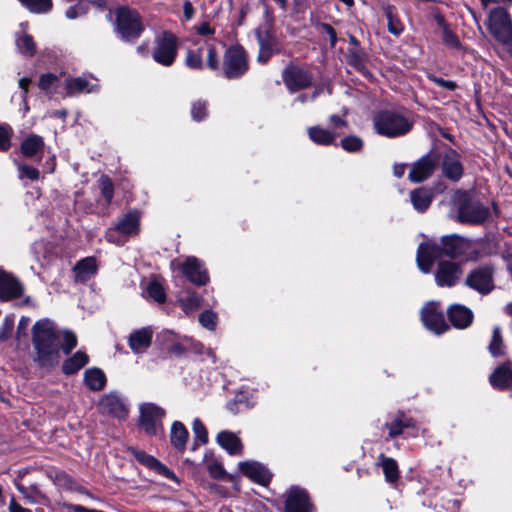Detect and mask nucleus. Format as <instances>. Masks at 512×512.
Listing matches in <instances>:
<instances>
[{
  "label": "nucleus",
  "mask_w": 512,
  "mask_h": 512,
  "mask_svg": "<svg viewBox=\"0 0 512 512\" xmlns=\"http://www.w3.org/2000/svg\"><path fill=\"white\" fill-rule=\"evenodd\" d=\"M23 290V285L13 275L0 270V300L18 298Z\"/></svg>",
  "instance_id": "dca6fc26"
},
{
  "label": "nucleus",
  "mask_w": 512,
  "mask_h": 512,
  "mask_svg": "<svg viewBox=\"0 0 512 512\" xmlns=\"http://www.w3.org/2000/svg\"><path fill=\"white\" fill-rule=\"evenodd\" d=\"M496 40L502 43L507 51L512 54V34H494Z\"/></svg>",
  "instance_id": "052dcab7"
},
{
  "label": "nucleus",
  "mask_w": 512,
  "mask_h": 512,
  "mask_svg": "<svg viewBox=\"0 0 512 512\" xmlns=\"http://www.w3.org/2000/svg\"><path fill=\"white\" fill-rule=\"evenodd\" d=\"M490 32H512V22L508 12L498 7L491 11L488 19Z\"/></svg>",
  "instance_id": "aec40b11"
},
{
  "label": "nucleus",
  "mask_w": 512,
  "mask_h": 512,
  "mask_svg": "<svg viewBox=\"0 0 512 512\" xmlns=\"http://www.w3.org/2000/svg\"><path fill=\"white\" fill-rule=\"evenodd\" d=\"M106 18L116 32H142L144 29L139 12L126 5L109 9Z\"/></svg>",
  "instance_id": "20e7f679"
},
{
  "label": "nucleus",
  "mask_w": 512,
  "mask_h": 512,
  "mask_svg": "<svg viewBox=\"0 0 512 512\" xmlns=\"http://www.w3.org/2000/svg\"><path fill=\"white\" fill-rule=\"evenodd\" d=\"M285 508L287 512H311L307 493L299 488H292L287 494Z\"/></svg>",
  "instance_id": "6ab92c4d"
},
{
  "label": "nucleus",
  "mask_w": 512,
  "mask_h": 512,
  "mask_svg": "<svg viewBox=\"0 0 512 512\" xmlns=\"http://www.w3.org/2000/svg\"><path fill=\"white\" fill-rule=\"evenodd\" d=\"M20 3L31 13L46 14L53 8L52 0H19Z\"/></svg>",
  "instance_id": "58836bf2"
},
{
  "label": "nucleus",
  "mask_w": 512,
  "mask_h": 512,
  "mask_svg": "<svg viewBox=\"0 0 512 512\" xmlns=\"http://www.w3.org/2000/svg\"><path fill=\"white\" fill-rule=\"evenodd\" d=\"M185 314H190L201 306V298L191 290L183 291L178 299Z\"/></svg>",
  "instance_id": "f704fd0d"
},
{
  "label": "nucleus",
  "mask_w": 512,
  "mask_h": 512,
  "mask_svg": "<svg viewBox=\"0 0 512 512\" xmlns=\"http://www.w3.org/2000/svg\"><path fill=\"white\" fill-rule=\"evenodd\" d=\"M59 335L54 322L45 318L32 327L33 361L43 368H52L60 361Z\"/></svg>",
  "instance_id": "f03ea898"
},
{
  "label": "nucleus",
  "mask_w": 512,
  "mask_h": 512,
  "mask_svg": "<svg viewBox=\"0 0 512 512\" xmlns=\"http://www.w3.org/2000/svg\"><path fill=\"white\" fill-rule=\"evenodd\" d=\"M494 388L506 389L512 387V363L507 362L497 367L489 378Z\"/></svg>",
  "instance_id": "b1692460"
},
{
  "label": "nucleus",
  "mask_w": 512,
  "mask_h": 512,
  "mask_svg": "<svg viewBox=\"0 0 512 512\" xmlns=\"http://www.w3.org/2000/svg\"><path fill=\"white\" fill-rule=\"evenodd\" d=\"M432 194L424 188H418L411 193L413 207L419 211H425L431 204Z\"/></svg>",
  "instance_id": "e433bc0d"
},
{
  "label": "nucleus",
  "mask_w": 512,
  "mask_h": 512,
  "mask_svg": "<svg viewBox=\"0 0 512 512\" xmlns=\"http://www.w3.org/2000/svg\"><path fill=\"white\" fill-rule=\"evenodd\" d=\"M447 313L452 325L458 329L467 328L473 321L472 311L464 305L453 304Z\"/></svg>",
  "instance_id": "412c9836"
},
{
  "label": "nucleus",
  "mask_w": 512,
  "mask_h": 512,
  "mask_svg": "<svg viewBox=\"0 0 512 512\" xmlns=\"http://www.w3.org/2000/svg\"><path fill=\"white\" fill-rule=\"evenodd\" d=\"M152 336L153 330L150 327L133 331L129 336V347L134 353H142L150 347Z\"/></svg>",
  "instance_id": "5701e85b"
},
{
  "label": "nucleus",
  "mask_w": 512,
  "mask_h": 512,
  "mask_svg": "<svg viewBox=\"0 0 512 512\" xmlns=\"http://www.w3.org/2000/svg\"><path fill=\"white\" fill-rule=\"evenodd\" d=\"M260 46L258 61L266 63L268 59L281 50V43L276 34H257Z\"/></svg>",
  "instance_id": "f3484780"
},
{
  "label": "nucleus",
  "mask_w": 512,
  "mask_h": 512,
  "mask_svg": "<svg viewBox=\"0 0 512 512\" xmlns=\"http://www.w3.org/2000/svg\"><path fill=\"white\" fill-rule=\"evenodd\" d=\"M193 432L195 437L202 443L206 444L208 442V433L204 426V424L199 420L195 419L193 421Z\"/></svg>",
  "instance_id": "603ef678"
},
{
  "label": "nucleus",
  "mask_w": 512,
  "mask_h": 512,
  "mask_svg": "<svg viewBox=\"0 0 512 512\" xmlns=\"http://www.w3.org/2000/svg\"><path fill=\"white\" fill-rule=\"evenodd\" d=\"M218 444L229 454H237L241 451L240 439L232 432L222 431L217 435Z\"/></svg>",
  "instance_id": "7c9ffc66"
},
{
  "label": "nucleus",
  "mask_w": 512,
  "mask_h": 512,
  "mask_svg": "<svg viewBox=\"0 0 512 512\" xmlns=\"http://www.w3.org/2000/svg\"><path fill=\"white\" fill-rule=\"evenodd\" d=\"M88 11V4L84 0H80L66 9L65 16L69 20H75L84 17Z\"/></svg>",
  "instance_id": "79ce46f5"
},
{
  "label": "nucleus",
  "mask_w": 512,
  "mask_h": 512,
  "mask_svg": "<svg viewBox=\"0 0 512 512\" xmlns=\"http://www.w3.org/2000/svg\"><path fill=\"white\" fill-rule=\"evenodd\" d=\"M433 81L439 85L440 87H443L447 90H450V91H453L456 89L457 85L454 81H450V80H444L442 78H437V77H434L433 78Z\"/></svg>",
  "instance_id": "0e129e2a"
},
{
  "label": "nucleus",
  "mask_w": 512,
  "mask_h": 512,
  "mask_svg": "<svg viewBox=\"0 0 512 512\" xmlns=\"http://www.w3.org/2000/svg\"><path fill=\"white\" fill-rule=\"evenodd\" d=\"M377 464L381 466L387 482L394 484L398 481L400 473L395 459L380 454Z\"/></svg>",
  "instance_id": "cd10ccee"
},
{
  "label": "nucleus",
  "mask_w": 512,
  "mask_h": 512,
  "mask_svg": "<svg viewBox=\"0 0 512 512\" xmlns=\"http://www.w3.org/2000/svg\"><path fill=\"white\" fill-rule=\"evenodd\" d=\"M421 320L428 330L436 334H441L448 329L438 302H429L421 309Z\"/></svg>",
  "instance_id": "9d476101"
},
{
  "label": "nucleus",
  "mask_w": 512,
  "mask_h": 512,
  "mask_svg": "<svg viewBox=\"0 0 512 512\" xmlns=\"http://www.w3.org/2000/svg\"><path fill=\"white\" fill-rule=\"evenodd\" d=\"M465 284L481 294H489L494 289L493 269L489 266L474 269L467 275Z\"/></svg>",
  "instance_id": "9b49d317"
},
{
  "label": "nucleus",
  "mask_w": 512,
  "mask_h": 512,
  "mask_svg": "<svg viewBox=\"0 0 512 512\" xmlns=\"http://www.w3.org/2000/svg\"><path fill=\"white\" fill-rule=\"evenodd\" d=\"M147 293L149 297L155 300L157 303L165 302L166 294L160 283L156 281L150 282L147 287Z\"/></svg>",
  "instance_id": "a18cd8bd"
},
{
  "label": "nucleus",
  "mask_w": 512,
  "mask_h": 512,
  "mask_svg": "<svg viewBox=\"0 0 512 512\" xmlns=\"http://www.w3.org/2000/svg\"><path fill=\"white\" fill-rule=\"evenodd\" d=\"M209 475L215 479H224L225 478V471L221 464L214 462L207 466Z\"/></svg>",
  "instance_id": "13d9d810"
},
{
  "label": "nucleus",
  "mask_w": 512,
  "mask_h": 512,
  "mask_svg": "<svg viewBox=\"0 0 512 512\" xmlns=\"http://www.w3.org/2000/svg\"><path fill=\"white\" fill-rule=\"evenodd\" d=\"M9 511L10 512H31L29 509L23 508L20 506L14 498L10 500L9 503Z\"/></svg>",
  "instance_id": "774afa93"
},
{
  "label": "nucleus",
  "mask_w": 512,
  "mask_h": 512,
  "mask_svg": "<svg viewBox=\"0 0 512 512\" xmlns=\"http://www.w3.org/2000/svg\"><path fill=\"white\" fill-rule=\"evenodd\" d=\"M203 48L189 50L186 56V65L191 69H202Z\"/></svg>",
  "instance_id": "37998d69"
},
{
  "label": "nucleus",
  "mask_w": 512,
  "mask_h": 512,
  "mask_svg": "<svg viewBox=\"0 0 512 512\" xmlns=\"http://www.w3.org/2000/svg\"><path fill=\"white\" fill-rule=\"evenodd\" d=\"M18 171H19L20 178L26 177L32 181L39 179V175H40L39 170L32 166L24 165V164L19 165Z\"/></svg>",
  "instance_id": "5fc2aeb1"
},
{
  "label": "nucleus",
  "mask_w": 512,
  "mask_h": 512,
  "mask_svg": "<svg viewBox=\"0 0 512 512\" xmlns=\"http://www.w3.org/2000/svg\"><path fill=\"white\" fill-rule=\"evenodd\" d=\"M442 257L470 261L476 260L478 253L471 240L457 234L443 236L440 242L427 239L418 247L417 266L423 273L428 274L431 272L434 262Z\"/></svg>",
  "instance_id": "f257e3e1"
},
{
  "label": "nucleus",
  "mask_w": 512,
  "mask_h": 512,
  "mask_svg": "<svg viewBox=\"0 0 512 512\" xmlns=\"http://www.w3.org/2000/svg\"><path fill=\"white\" fill-rule=\"evenodd\" d=\"M177 267L195 285H206L209 281L207 270L195 257H188L183 263H177Z\"/></svg>",
  "instance_id": "ddd939ff"
},
{
  "label": "nucleus",
  "mask_w": 512,
  "mask_h": 512,
  "mask_svg": "<svg viewBox=\"0 0 512 512\" xmlns=\"http://www.w3.org/2000/svg\"><path fill=\"white\" fill-rule=\"evenodd\" d=\"M84 382L89 389L99 391L106 385V376L99 368H89L84 372Z\"/></svg>",
  "instance_id": "c756f323"
},
{
  "label": "nucleus",
  "mask_w": 512,
  "mask_h": 512,
  "mask_svg": "<svg viewBox=\"0 0 512 512\" xmlns=\"http://www.w3.org/2000/svg\"><path fill=\"white\" fill-rule=\"evenodd\" d=\"M284 82L289 90L297 91L308 87L311 84L309 74L297 67L287 68L284 72Z\"/></svg>",
  "instance_id": "a211bd4d"
},
{
  "label": "nucleus",
  "mask_w": 512,
  "mask_h": 512,
  "mask_svg": "<svg viewBox=\"0 0 512 512\" xmlns=\"http://www.w3.org/2000/svg\"><path fill=\"white\" fill-rule=\"evenodd\" d=\"M101 193L106 200L107 204H110L114 195V187L110 178L106 175H102L99 179Z\"/></svg>",
  "instance_id": "49530a36"
},
{
  "label": "nucleus",
  "mask_w": 512,
  "mask_h": 512,
  "mask_svg": "<svg viewBox=\"0 0 512 512\" xmlns=\"http://www.w3.org/2000/svg\"><path fill=\"white\" fill-rule=\"evenodd\" d=\"M18 491L27 499L31 504H40L46 499L45 496L38 490L35 485L25 487L21 484H16Z\"/></svg>",
  "instance_id": "a19ab883"
},
{
  "label": "nucleus",
  "mask_w": 512,
  "mask_h": 512,
  "mask_svg": "<svg viewBox=\"0 0 512 512\" xmlns=\"http://www.w3.org/2000/svg\"><path fill=\"white\" fill-rule=\"evenodd\" d=\"M188 439V431L185 426L179 422L175 421L172 424L171 432H170V440L172 445L179 451H184L186 447V442Z\"/></svg>",
  "instance_id": "473e14b6"
},
{
  "label": "nucleus",
  "mask_w": 512,
  "mask_h": 512,
  "mask_svg": "<svg viewBox=\"0 0 512 512\" xmlns=\"http://www.w3.org/2000/svg\"><path fill=\"white\" fill-rule=\"evenodd\" d=\"M308 135L314 143L319 145H330L337 137V134L319 126L310 127Z\"/></svg>",
  "instance_id": "c9c22d12"
},
{
  "label": "nucleus",
  "mask_w": 512,
  "mask_h": 512,
  "mask_svg": "<svg viewBox=\"0 0 512 512\" xmlns=\"http://www.w3.org/2000/svg\"><path fill=\"white\" fill-rule=\"evenodd\" d=\"M239 466L243 474L256 483L266 485L271 479L270 472L260 463L241 462Z\"/></svg>",
  "instance_id": "4be33fe9"
},
{
  "label": "nucleus",
  "mask_w": 512,
  "mask_h": 512,
  "mask_svg": "<svg viewBox=\"0 0 512 512\" xmlns=\"http://www.w3.org/2000/svg\"><path fill=\"white\" fill-rule=\"evenodd\" d=\"M203 48V57H206L207 66L211 70H217L219 68V59L218 55L211 45L202 46Z\"/></svg>",
  "instance_id": "09e8293b"
},
{
  "label": "nucleus",
  "mask_w": 512,
  "mask_h": 512,
  "mask_svg": "<svg viewBox=\"0 0 512 512\" xmlns=\"http://www.w3.org/2000/svg\"><path fill=\"white\" fill-rule=\"evenodd\" d=\"M66 90L68 95L79 93H92L98 90V85L88 82L82 77L68 78L66 80Z\"/></svg>",
  "instance_id": "bb28decb"
},
{
  "label": "nucleus",
  "mask_w": 512,
  "mask_h": 512,
  "mask_svg": "<svg viewBox=\"0 0 512 512\" xmlns=\"http://www.w3.org/2000/svg\"><path fill=\"white\" fill-rule=\"evenodd\" d=\"M438 162L439 157L436 153H428L412 165L408 178L415 183L426 180L433 174Z\"/></svg>",
  "instance_id": "f8f14e48"
},
{
  "label": "nucleus",
  "mask_w": 512,
  "mask_h": 512,
  "mask_svg": "<svg viewBox=\"0 0 512 512\" xmlns=\"http://www.w3.org/2000/svg\"><path fill=\"white\" fill-rule=\"evenodd\" d=\"M373 125L379 135L395 138L410 132L413 120L407 112L384 110L373 117Z\"/></svg>",
  "instance_id": "7ed1b4c3"
},
{
  "label": "nucleus",
  "mask_w": 512,
  "mask_h": 512,
  "mask_svg": "<svg viewBox=\"0 0 512 512\" xmlns=\"http://www.w3.org/2000/svg\"><path fill=\"white\" fill-rule=\"evenodd\" d=\"M330 124L335 128H342L347 126V121L338 115H331L329 118Z\"/></svg>",
  "instance_id": "69168bd1"
},
{
  "label": "nucleus",
  "mask_w": 512,
  "mask_h": 512,
  "mask_svg": "<svg viewBox=\"0 0 512 512\" xmlns=\"http://www.w3.org/2000/svg\"><path fill=\"white\" fill-rule=\"evenodd\" d=\"M216 314L211 311H205L200 314L199 316V322L200 324L208 329V330H214L216 326Z\"/></svg>",
  "instance_id": "864d4df0"
},
{
  "label": "nucleus",
  "mask_w": 512,
  "mask_h": 512,
  "mask_svg": "<svg viewBox=\"0 0 512 512\" xmlns=\"http://www.w3.org/2000/svg\"><path fill=\"white\" fill-rule=\"evenodd\" d=\"M412 426V419L406 417L403 413H398L390 423L385 424V427L388 429V434L390 438L399 436L400 434H402L405 428Z\"/></svg>",
  "instance_id": "72a5a7b5"
},
{
  "label": "nucleus",
  "mask_w": 512,
  "mask_h": 512,
  "mask_svg": "<svg viewBox=\"0 0 512 512\" xmlns=\"http://www.w3.org/2000/svg\"><path fill=\"white\" fill-rule=\"evenodd\" d=\"M76 279L85 282L97 271L96 260L93 257H87L80 260L74 267Z\"/></svg>",
  "instance_id": "c85d7f7f"
},
{
  "label": "nucleus",
  "mask_w": 512,
  "mask_h": 512,
  "mask_svg": "<svg viewBox=\"0 0 512 512\" xmlns=\"http://www.w3.org/2000/svg\"><path fill=\"white\" fill-rule=\"evenodd\" d=\"M341 147L347 152H359L363 147V141L357 136H346L341 140Z\"/></svg>",
  "instance_id": "c03bdc74"
},
{
  "label": "nucleus",
  "mask_w": 512,
  "mask_h": 512,
  "mask_svg": "<svg viewBox=\"0 0 512 512\" xmlns=\"http://www.w3.org/2000/svg\"><path fill=\"white\" fill-rule=\"evenodd\" d=\"M489 352L493 357L502 356L505 353V345L501 333V329L498 326L493 328L492 339L489 344Z\"/></svg>",
  "instance_id": "ea45409f"
},
{
  "label": "nucleus",
  "mask_w": 512,
  "mask_h": 512,
  "mask_svg": "<svg viewBox=\"0 0 512 512\" xmlns=\"http://www.w3.org/2000/svg\"><path fill=\"white\" fill-rule=\"evenodd\" d=\"M140 215L137 211L128 212L117 224L116 228L121 235H134L138 233Z\"/></svg>",
  "instance_id": "393cba45"
},
{
  "label": "nucleus",
  "mask_w": 512,
  "mask_h": 512,
  "mask_svg": "<svg viewBox=\"0 0 512 512\" xmlns=\"http://www.w3.org/2000/svg\"><path fill=\"white\" fill-rule=\"evenodd\" d=\"M177 53V39L173 34H162L155 39V47L152 57L155 62L170 66L173 64Z\"/></svg>",
  "instance_id": "6e6552de"
},
{
  "label": "nucleus",
  "mask_w": 512,
  "mask_h": 512,
  "mask_svg": "<svg viewBox=\"0 0 512 512\" xmlns=\"http://www.w3.org/2000/svg\"><path fill=\"white\" fill-rule=\"evenodd\" d=\"M99 411L103 414L124 419L128 415V406L125 401L116 393L103 396L98 404Z\"/></svg>",
  "instance_id": "4468645a"
},
{
  "label": "nucleus",
  "mask_w": 512,
  "mask_h": 512,
  "mask_svg": "<svg viewBox=\"0 0 512 512\" xmlns=\"http://www.w3.org/2000/svg\"><path fill=\"white\" fill-rule=\"evenodd\" d=\"M88 355L83 351H77L70 358L66 359L62 365V371L66 375H71L79 371L88 363Z\"/></svg>",
  "instance_id": "2f4dec72"
},
{
  "label": "nucleus",
  "mask_w": 512,
  "mask_h": 512,
  "mask_svg": "<svg viewBox=\"0 0 512 512\" xmlns=\"http://www.w3.org/2000/svg\"><path fill=\"white\" fill-rule=\"evenodd\" d=\"M139 426L149 436H162L164 428L162 419L165 410L153 403H143L140 408Z\"/></svg>",
  "instance_id": "39448f33"
},
{
  "label": "nucleus",
  "mask_w": 512,
  "mask_h": 512,
  "mask_svg": "<svg viewBox=\"0 0 512 512\" xmlns=\"http://www.w3.org/2000/svg\"><path fill=\"white\" fill-rule=\"evenodd\" d=\"M443 42L451 48H460V41L456 34H443Z\"/></svg>",
  "instance_id": "680f3d73"
},
{
  "label": "nucleus",
  "mask_w": 512,
  "mask_h": 512,
  "mask_svg": "<svg viewBox=\"0 0 512 512\" xmlns=\"http://www.w3.org/2000/svg\"><path fill=\"white\" fill-rule=\"evenodd\" d=\"M63 340L64 342L61 345V349L64 354H69L72 349H74L77 345V337L76 335L71 331H64L63 332Z\"/></svg>",
  "instance_id": "3c124183"
},
{
  "label": "nucleus",
  "mask_w": 512,
  "mask_h": 512,
  "mask_svg": "<svg viewBox=\"0 0 512 512\" xmlns=\"http://www.w3.org/2000/svg\"><path fill=\"white\" fill-rule=\"evenodd\" d=\"M192 118L195 121H201L206 117V103L205 102H195L192 105L191 109Z\"/></svg>",
  "instance_id": "6e6d98bb"
},
{
  "label": "nucleus",
  "mask_w": 512,
  "mask_h": 512,
  "mask_svg": "<svg viewBox=\"0 0 512 512\" xmlns=\"http://www.w3.org/2000/svg\"><path fill=\"white\" fill-rule=\"evenodd\" d=\"M323 92V87H318L315 91L308 97L306 94H301L297 97V101L301 103H305L307 101H313L320 93Z\"/></svg>",
  "instance_id": "338daca9"
},
{
  "label": "nucleus",
  "mask_w": 512,
  "mask_h": 512,
  "mask_svg": "<svg viewBox=\"0 0 512 512\" xmlns=\"http://www.w3.org/2000/svg\"><path fill=\"white\" fill-rule=\"evenodd\" d=\"M462 275L463 268L460 263L442 260L435 271V282L439 287H453L461 280Z\"/></svg>",
  "instance_id": "1a4fd4ad"
},
{
  "label": "nucleus",
  "mask_w": 512,
  "mask_h": 512,
  "mask_svg": "<svg viewBox=\"0 0 512 512\" xmlns=\"http://www.w3.org/2000/svg\"><path fill=\"white\" fill-rule=\"evenodd\" d=\"M134 455L138 461L145 464L150 468H154L157 470L165 469V467L153 456L146 454L143 451H135Z\"/></svg>",
  "instance_id": "de8ad7c7"
},
{
  "label": "nucleus",
  "mask_w": 512,
  "mask_h": 512,
  "mask_svg": "<svg viewBox=\"0 0 512 512\" xmlns=\"http://www.w3.org/2000/svg\"><path fill=\"white\" fill-rule=\"evenodd\" d=\"M441 169L443 175L451 180L458 181L463 175V166L460 155L453 149L445 151L442 157Z\"/></svg>",
  "instance_id": "2eb2a0df"
},
{
  "label": "nucleus",
  "mask_w": 512,
  "mask_h": 512,
  "mask_svg": "<svg viewBox=\"0 0 512 512\" xmlns=\"http://www.w3.org/2000/svg\"><path fill=\"white\" fill-rule=\"evenodd\" d=\"M12 129L8 125H0V151H7L11 147Z\"/></svg>",
  "instance_id": "8fccbe9b"
},
{
  "label": "nucleus",
  "mask_w": 512,
  "mask_h": 512,
  "mask_svg": "<svg viewBox=\"0 0 512 512\" xmlns=\"http://www.w3.org/2000/svg\"><path fill=\"white\" fill-rule=\"evenodd\" d=\"M44 145V140L41 136L31 134L22 141L21 153L27 158L34 157L43 152Z\"/></svg>",
  "instance_id": "a878e982"
},
{
  "label": "nucleus",
  "mask_w": 512,
  "mask_h": 512,
  "mask_svg": "<svg viewBox=\"0 0 512 512\" xmlns=\"http://www.w3.org/2000/svg\"><path fill=\"white\" fill-rule=\"evenodd\" d=\"M17 49L23 56L31 57L36 52V43L29 34H19L15 40Z\"/></svg>",
  "instance_id": "4c0bfd02"
},
{
  "label": "nucleus",
  "mask_w": 512,
  "mask_h": 512,
  "mask_svg": "<svg viewBox=\"0 0 512 512\" xmlns=\"http://www.w3.org/2000/svg\"><path fill=\"white\" fill-rule=\"evenodd\" d=\"M248 70L247 56L240 46L227 49L224 55L223 72L228 79L239 78Z\"/></svg>",
  "instance_id": "423d86ee"
},
{
  "label": "nucleus",
  "mask_w": 512,
  "mask_h": 512,
  "mask_svg": "<svg viewBox=\"0 0 512 512\" xmlns=\"http://www.w3.org/2000/svg\"><path fill=\"white\" fill-rule=\"evenodd\" d=\"M489 216V209L466 194L462 195L458 207V220L462 223H483Z\"/></svg>",
  "instance_id": "0eeeda50"
},
{
  "label": "nucleus",
  "mask_w": 512,
  "mask_h": 512,
  "mask_svg": "<svg viewBox=\"0 0 512 512\" xmlns=\"http://www.w3.org/2000/svg\"><path fill=\"white\" fill-rule=\"evenodd\" d=\"M125 235H121L119 230L116 227L109 228L105 234V238L108 242L114 243L117 245H122L125 242L123 238Z\"/></svg>",
  "instance_id": "4d7b16f0"
},
{
  "label": "nucleus",
  "mask_w": 512,
  "mask_h": 512,
  "mask_svg": "<svg viewBox=\"0 0 512 512\" xmlns=\"http://www.w3.org/2000/svg\"><path fill=\"white\" fill-rule=\"evenodd\" d=\"M57 81V76L51 73L44 74L41 76L39 81V87L43 90H49L51 86Z\"/></svg>",
  "instance_id": "bf43d9fd"
},
{
  "label": "nucleus",
  "mask_w": 512,
  "mask_h": 512,
  "mask_svg": "<svg viewBox=\"0 0 512 512\" xmlns=\"http://www.w3.org/2000/svg\"><path fill=\"white\" fill-rule=\"evenodd\" d=\"M13 329V321L9 318L4 320L3 326L0 330V340L7 339L8 335L11 333Z\"/></svg>",
  "instance_id": "e2e57ef3"
}]
</instances>
